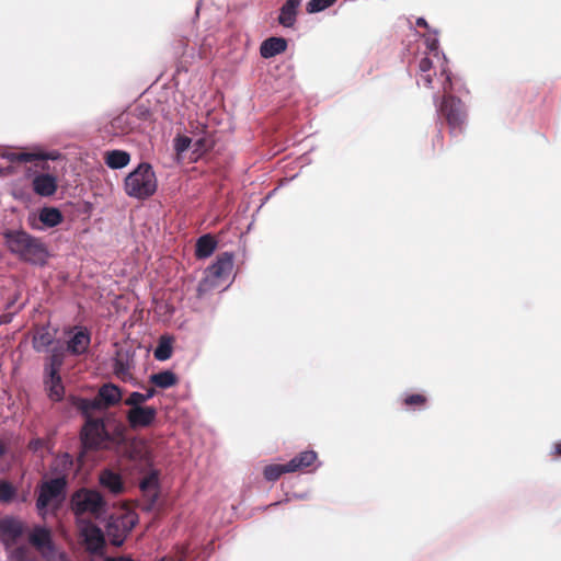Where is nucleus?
<instances>
[{
    "label": "nucleus",
    "instance_id": "obj_1",
    "mask_svg": "<svg viewBox=\"0 0 561 561\" xmlns=\"http://www.w3.org/2000/svg\"><path fill=\"white\" fill-rule=\"evenodd\" d=\"M4 247L21 262L44 267L53 256L48 245L23 228H5L2 231Z\"/></svg>",
    "mask_w": 561,
    "mask_h": 561
},
{
    "label": "nucleus",
    "instance_id": "obj_2",
    "mask_svg": "<svg viewBox=\"0 0 561 561\" xmlns=\"http://www.w3.org/2000/svg\"><path fill=\"white\" fill-rule=\"evenodd\" d=\"M433 102L437 116L436 124L440 126L437 131V139L442 136V127L446 125L450 137L459 140L467 127L468 113L466 104L458 95H439L438 93H434Z\"/></svg>",
    "mask_w": 561,
    "mask_h": 561
},
{
    "label": "nucleus",
    "instance_id": "obj_3",
    "mask_svg": "<svg viewBox=\"0 0 561 561\" xmlns=\"http://www.w3.org/2000/svg\"><path fill=\"white\" fill-rule=\"evenodd\" d=\"M124 193L136 201L145 202L158 191V178L153 165L141 160L123 180Z\"/></svg>",
    "mask_w": 561,
    "mask_h": 561
},
{
    "label": "nucleus",
    "instance_id": "obj_4",
    "mask_svg": "<svg viewBox=\"0 0 561 561\" xmlns=\"http://www.w3.org/2000/svg\"><path fill=\"white\" fill-rule=\"evenodd\" d=\"M71 506L76 517L82 514L101 515L107 512V502L95 489L83 488L77 491L71 499Z\"/></svg>",
    "mask_w": 561,
    "mask_h": 561
},
{
    "label": "nucleus",
    "instance_id": "obj_5",
    "mask_svg": "<svg viewBox=\"0 0 561 561\" xmlns=\"http://www.w3.org/2000/svg\"><path fill=\"white\" fill-rule=\"evenodd\" d=\"M135 357L136 348L133 345L118 346L111 358L112 371L122 381L144 388V385L130 374V370L136 367Z\"/></svg>",
    "mask_w": 561,
    "mask_h": 561
},
{
    "label": "nucleus",
    "instance_id": "obj_6",
    "mask_svg": "<svg viewBox=\"0 0 561 561\" xmlns=\"http://www.w3.org/2000/svg\"><path fill=\"white\" fill-rule=\"evenodd\" d=\"M62 334L67 337L66 350L75 357L85 356L92 342V332L84 324L65 325Z\"/></svg>",
    "mask_w": 561,
    "mask_h": 561
},
{
    "label": "nucleus",
    "instance_id": "obj_7",
    "mask_svg": "<svg viewBox=\"0 0 561 561\" xmlns=\"http://www.w3.org/2000/svg\"><path fill=\"white\" fill-rule=\"evenodd\" d=\"M65 220L62 211L57 206L43 205L36 213H30L27 224L32 230L47 231L60 226Z\"/></svg>",
    "mask_w": 561,
    "mask_h": 561
},
{
    "label": "nucleus",
    "instance_id": "obj_8",
    "mask_svg": "<svg viewBox=\"0 0 561 561\" xmlns=\"http://www.w3.org/2000/svg\"><path fill=\"white\" fill-rule=\"evenodd\" d=\"M80 535L91 554H101L105 548V537L102 528L89 518L76 517Z\"/></svg>",
    "mask_w": 561,
    "mask_h": 561
},
{
    "label": "nucleus",
    "instance_id": "obj_9",
    "mask_svg": "<svg viewBox=\"0 0 561 561\" xmlns=\"http://www.w3.org/2000/svg\"><path fill=\"white\" fill-rule=\"evenodd\" d=\"M30 542L39 550L46 551L44 558H53L58 556L60 561L67 559L64 551H59L54 542L50 529L47 526L37 525L30 535Z\"/></svg>",
    "mask_w": 561,
    "mask_h": 561
},
{
    "label": "nucleus",
    "instance_id": "obj_10",
    "mask_svg": "<svg viewBox=\"0 0 561 561\" xmlns=\"http://www.w3.org/2000/svg\"><path fill=\"white\" fill-rule=\"evenodd\" d=\"M62 368L43 367L44 390L49 400L61 402L66 396V387L60 375Z\"/></svg>",
    "mask_w": 561,
    "mask_h": 561
},
{
    "label": "nucleus",
    "instance_id": "obj_11",
    "mask_svg": "<svg viewBox=\"0 0 561 561\" xmlns=\"http://www.w3.org/2000/svg\"><path fill=\"white\" fill-rule=\"evenodd\" d=\"M25 176L31 180L34 193L41 197H50L58 190V178L53 173H39L28 169Z\"/></svg>",
    "mask_w": 561,
    "mask_h": 561
},
{
    "label": "nucleus",
    "instance_id": "obj_12",
    "mask_svg": "<svg viewBox=\"0 0 561 561\" xmlns=\"http://www.w3.org/2000/svg\"><path fill=\"white\" fill-rule=\"evenodd\" d=\"M438 79L442 83V89L444 91L443 95L455 93H469V90L466 87L463 79L459 76L453 73L449 68V60L447 56H444V64H440Z\"/></svg>",
    "mask_w": 561,
    "mask_h": 561
},
{
    "label": "nucleus",
    "instance_id": "obj_13",
    "mask_svg": "<svg viewBox=\"0 0 561 561\" xmlns=\"http://www.w3.org/2000/svg\"><path fill=\"white\" fill-rule=\"evenodd\" d=\"M23 533L24 524L18 516L7 515L0 518V542L7 548L10 545L9 539H18Z\"/></svg>",
    "mask_w": 561,
    "mask_h": 561
},
{
    "label": "nucleus",
    "instance_id": "obj_14",
    "mask_svg": "<svg viewBox=\"0 0 561 561\" xmlns=\"http://www.w3.org/2000/svg\"><path fill=\"white\" fill-rule=\"evenodd\" d=\"M138 523L137 517L112 520L107 524V531L113 545L121 546Z\"/></svg>",
    "mask_w": 561,
    "mask_h": 561
},
{
    "label": "nucleus",
    "instance_id": "obj_15",
    "mask_svg": "<svg viewBox=\"0 0 561 561\" xmlns=\"http://www.w3.org/2000/svg\"><path fill=\"white\" fill-rule=\"evenodd\" d=\"M302 0H285L277 15V23L284 28H294L297 23Z\"/></svg>",
    "mask_w": 561,
    "mask_h": 561
},
{
    "label": "nucleus",
    "instance_id": "obj_16",
    "mask_svg": "<svg viewBox=\"0 0 561 561\" xmlns=\"http://www.w3.org/2000/svg\"><path fill=\"white\" fill-rule=\"evenodd\" d=\"M234 253L225 251L217 255L216 260L205 270L213 278L221 279L226 277L233 268Z\"/></svg>",
    "mask_w": 561,
    "mask_h": 561
},
{
    "label": "nucleus",
    "instance_id": "obj_17",
    "mask_svg": "<svg viewBox=\"0 0 561 561\" xmlns=\"http://www.w3.org/2000/svg\"><path fill=\"white\" fill-rule=\"evenodd\" d=\"M398 401L407 412H422L428 409V397L424 392L404 391Z\"/></svg>",
    "mask_w": 561,
    "mask_h": 561
},
{
    "label": "nucleus",
    "instance_id": "obj_18",
    "mask_svg": "<svg viewBox=\"0 0 561 561\" xmlns=\"http://www.w3.org/2000/svg\"><path fill=\"white\" fill-rule=\"evenodd\" d=\"M317 462L314 469L321 467L322 462L319 461L318 453L313 449H306L295 455L287 461L288 468L291 473L302 471Z\"/></svg>",
    "mask_w": 561,
    "mask_h": 561
},
{
    "label": "nucleus",
    "instance_id": "obj_19",
    "mask_svg": "<svg viewBox=\"0 0 561 561\" xmlns=\"http://www.w3.org/2000/svg\"><path fill=\"white\" fill-rule=\"evenodd\" d=\"M288 39L283 36H270L260 45V56L263 59H271L286 51Z\"/></svg>",
    "mask_w": 561,
    "mask_h": 561
},
{
    "label": "nucleus",
    "instance_id": "obj_20",
    "mask_svg": "<svg viewBox=\"0 0 561 561\" xmlns=\"http://www.w3.org/2000/svg\"><path fill=\"white\" fill-rule=\"evenodd\" d=\"M157 416V409L150 405L133 407L128 420L131 426L147 427L151 425Z\"/></svg>",
    "mask_w": 561,
    "mask_h": 561
},
{
    "label": "nucleus",
    "instance_id": "obj_21",
    "mask_svg": "<svg viewBox=\"0 0 561 561\" xmlns=\"http://www.w3.org/2000/svg\"><path fill=\"white\" fill-rule=\"evenodd\" d=\"M66 485L67 480L64 476L51 478L43 483L38 495L48 501L64 499Z\"/></svg>",
    "mask_w": 561,
    "mask_h": 561
},
{
    "label": "nucleus",
    "instance_id": "obj_22",
    "mask_svg": "<svg viewBox=\"0 0 561 561\" xmlns=\"http://www.w3.org/2000/svg\"><path fill=\"white\" fill-rule=\"evenodd\" d=\"M104 164L111 170H122L130 163L131 154L124 149H110L104 152Z\"/></svg>",
    "mask_w": 561,
    "mask_h": 561
},
{
    "label": "nucleus",
    "instance_id": "obj_23",
    "mask_svg": "<svg viewBox=\"0 0 561 561\" xmlns=\"http://www.w3.org/2000/svg\"><path fill=\"white\" fill-rule=\"evenodd\" d=\"M218 248V240L211 233L199 236L195 244V257L206 260L210 257Z\"/></svg>",
    "mask_w": 561,
    "mask_h": 561
},
{
    "label": "nucleus",
    "instance_id": "obj_24",
    "mask_svg": "<svg viewBox=\"0 0 561 561\" xmlns=\"http://www.w3.org/2000/svg\"><path fill=\"white\" fill-rule=\"evenodd\" d=\"M47 353H49V355L44 359L45 367H64L66 354H68V352L66 350V344L61 339L57 340L51 346H49Z\"/></svg>",
    "mask_w": 561,
    "mask_h": 561
},
{
    "label": "nucleus",
    "instance_id": "obj_25",
    "mask_svg": "<svg viewBox=\"0 0 561 561\" xmlns=\"http://www.w3.org/2000/svg\"><path fill=\"white\" fill-rule=\"evenodd\" d=\"M58 339L49 332V323L42 325L39 330L33 335L32 347L36 353L48 352Z\"/></svg>",
    "mask_w": 561,
    "mask_h": 561
},
{
    "label": "nucleus",
    "instance_id": "obj_26",
    "mask_svg": "<svg viewBox=\"0 0 561 561\" xmlns=\"http://www.w3.org/2000/svg\"><path fill=\"white\" fill-rule=\"evenodd\" d=\"M99 483L113 494H118L124 489L122 476L112 469H105L101 472Z\"/></svg>",
    "mask_w": 561,
    "mask_h": 561
},
{
    "label": "nucleus",
    "instance_id": "obj_27",
    "mask_svg": "<svg viewBox=\"0 0 561 561\" xmlns=\"http://www.w3.org/2000/svg\"><path fill=\"white\" fill-rule=\"evenodd\" d=\"M149 382L159 389L167 390L178 385L179 377L171 369H162L158 373L151 374L149 376Z\"/></svg>",
    "mask_w": 561,
    "mask_h": 561
},
{
    "label": "nucleus",
    "instance_id": "obj_28",
    "mask_svg": "<svg viewBox=\"0 0 561 561\" xmlns=\"http://www.w3.org/2000/svg\"><path fill=\"white\" fill-rule=\"evenodd\" d=\"M161 473L158 468H156L152 463L149 465L148 474L140 481L139 489L144 492V494L152 493V492H161Z\"/></svg>",
    "mask_w": 561,
    "mask_h": 561
},
{
    "label": "nucleus",
    "instance_id": "obj_29",
    "mask_svg": "<svg viewBox=\"0 0 561 561\" xmlns=\"http://www.w3.org/2000/svg\"><path fill=\"white\" fill-rule=\"evenodd\" d=\"M174 337L171 334H162L158 340V344L153 350V357L158 362H165L172 357Z\"/></svg>",
    "mask_w": 561,
    "mask_h": 561
},
{
    "label": "nucleus",
    "instance_id": "obj_30",
    "mask_svg": "<svg viewBox=\"0 0 561 561\" xmlns=\"http://www.w3.org/2000/svg\"><path fill=\"white\" fill-rule=\"evenodd\" d=\"M24 496H20L19 490L11 481L0 478V504H11L24 502Z\"/></svg>",
    "mask_w": 561,
    "mask_h": 561
},
{
    "label": "nucleus",
    "instance_id": "obj_31",
    "mask_svg": "<svg viewBox=\"0 0 561 561\" xmlns=\"http://www.w3.org/2000/svg\"><path fill=\"white\" fill-rule=\"evenodd\" d=\"M122 389L113 382L104 383L99 389V397L101 401L108 407L116 405L122 400Z\"/></svg>",
    "mask_w": 561,
    "mask_h": 561
},
{
    "label": "nucleus",
    "instance_id": "obj_32",
    "mask_svg": "<svg viewBox=\"0 0 561 561\" xmlns=\"http://www.w3.org/2000/svg\"><path fill=\"white\" fill-rule=\"evenodd\" d=\"M73 404L83 417H89L93 411L102 409V402L100 400L81 396L73 398Z\"/></svg>",
    "mask_w": 561,
    "mask_h": 561
},
{
    "label": "nucleus",
    "instance_id": "obj_33",
    "mask_svg": "<svg viewBox=\"0 0 561 561\" xmlns=\"http://www.w3.org/2000/svg\"><path fill=\"white\" fill-rule=\"evenodd\" d=\"M285 473H291L287 462L266 465L263 469V477L267 482H276Z\"/></svg>",
    "mask_w": 561,
    "mask_h": 561
},
{
    "label": "nucleus",
    "instance_id": "obj_34",
    "mask_svg": "<svg viewBox=\"0 0 561 561\" xmlns=\"http://www.w3.org/2000/svg\"><path fill=\"white\" fill-rule=\"evenodd\" d=\"M438 30H433V32L428 33L425 37V46L430 54H432L435 58L442 59L440 64H444L445 53L440 50V43L438 38Z\"/></svg>",
    "mask_w": 561,
    "mask_h": 561
},
{
    "label": "nucleus",
    "instance_id": "obj_35",
    "mask_svg": "<svg viewBox=\"0 0 561 561\" xmlns=\"http://www.w3.org/2000/svg\"><path fill=\"white\" fill-rule=\"evenodd\" d=\"M104 431V421L101 417H85L82 434L85 439H90L94 435H100Z\"/></svg>",
    "mask_w": 561,
    "mask_h": 561
},
{
    "label": "nucleus",
    "instance_id": "obj_36",
    "mask_svg": "<svg viewBox=\"0 0 561 561\" xmlns=\"http://www.w3.org/2000/svg\"><path fill=\"white\" fill-rule=\"evenodd\" d=\"M173 150L178 158H183L184 153L188 151V149L193 146V138L176 134L173 138Z\"/></svg>",
    "mask_w": 561,
    "mask_h": 561
},
{
    "label": "nucleus",
    "instance_id": "obj_37",
    "mask_svg": "<svg viewBox=\"0 0 561 561\" xmlns=\"http://www.w3.org/2000/svg\"><path fill=\"white\" fill-rule=\"evenodd\" d=\"M218 286V280L213 278L211 275L204 272V277L198 282L196 287V297L202 299L207 293L211 291Z\"/></svg>",
    "mask_w": 561,
    "mask_h": 561
},
{
    "label": "nucleus",
    "instance_id": "obj_38",
    "mask_svg": "<svg viewBox=\"0 0 561 561\" xmlns=\"http://www.w3.org/2000/svg\"><path fill=\"white\" fill-rule=\"evenodd\" d=\"M157 394L154 388L148 389L146 392L134 391L130 393L127 404L131 407H141L144 402L149 401Z\"/></svg>",
    "mask_w": 561,
    "mask_h": 561
},
{
    "label": "nucleus",
    "instance_id": "obj_39",
    "mask_svg": "<svg viewBox=\"0 0 561 561\" xmlns=\"http://www.w3.org/2000/svg\"><path fill=\"white\" fill-rule=\"evenodd\" d=\"M337 0H309L306 4V11L309 14H317L333 7Z\"/></svg>",
    "mask_w": 561,
    "mask_h": 561
},
{
    "label": "nucleus",
    "instance_id": "obj_40",
    "mask_svg": "<svg viewBox=\"0 0 561 561\" xmlns=\"http://www.w3.org/2000/svg\"><path fill=\"white\" fill-rule=\"evenodd\" d=\"M192 145L194 147L193 153L197 156H203L214 148V141L207 136L197 138Z\"/></svg>",
    "mask_w": 561,
    "mask_h": 561
},
{
    "label": "nucleus",
    "instance_id": "obj_41",
    "mask_svg": "<svg viewBox=\"0 0 561 561\" xmlns=\"http://www.w3.org/2000/svg\"><path fill=\"white\" fill-rule=\"evenodd\" d=\"M144 496H145L146 503L142 506V511L145 513H152L158 506V503L160 500V493L152 492V493L144 494Z\"/></svg>",
    "mask_w": 561,
    "mask_h": 561
},
{
    "label": "nucleus",
    "instance_id": "obj_42",
    "mask_svg": "<svg viewBox=\"0 0 561 561\" xmlns=\"http://www.w3.org/2000/svg\"><path fill=\"white\" fill-rule=\"evenodd\" d=\"M94 209V204L90 201L81 199L75 204V210L79 215L90 217Z\"/></svg>",
    "mask_w": 561,
    "mask_h": 561
},
{
    "label": "nucleus",
    "instance_id": "obj_43",
    "mask_svg": "<svg viewBox=\"0 0 561 561\" xmlns=\"http://www.w3.org/2000/svg\"><path fill=\"white\" fill-rule=\"evenodd\" d=\"M49 502L50 501L46 500L45 497H42L41 495H38V497L36 500L35 506H36L37 514L43 518L46 517V515L48 514Z\"/></svg>",
    "mask_w": 561,
    "mask_h": 561
},
{
    "label": "nucleus",
    "instance_id": "obj_44",
    "mask_svg": "<svg viewBox=\"0 0 561 561\" xmlns=\"http://www.w3.org/2000/svg\"><path fill=\"white\" fill-rule=\"evenodd\" d=\"M8 558L9 561H31L27 558L25 549L22 547H19L15 550L11 551Z\"/></svg>",
    "mask_w": 561,
    "mask_h": 561
},
{
    "label": "nucleus",
    "instance_id": "obj_45",
    "mask_svg": "<svg viewBox=\"0 0 561 561\" xmlns=\"http://www.w3.org/2000/svg\"><path fill=\"white\" fill-rule=\"evenodd\" d=\"M37 160H39V154L34 153V152L23 151V152H19V154H18L19 162L30 163V162L37 161Z\"/></svg>",
    "mask_w": 561,
    "mask_h": 561
},
{
    "label": "nucleus",
    "instance_id": "obj_46",
    "mask_svg": "<svg viewBox=\"0 0 561 561\" xmlns=\"http://www.w3.org/2000/svg\"><path fill=\"white\" fill-rule=\"evenodd\" d=\"M135 113H136V116L137 118L141 119V121H147L150 118L151 116V111L149 107L145 106V105H138L136 106L135 108Z\"/></svg>",
    "mask_w": 561,
    "mask_h": 561
},
{
    "label": "nucleus",
    "instance_id": "obj_47",
    "mask_svg": "<svg viewBox=\"0 0 561 561\" xmlns=\"http://www.w3.org/2000/svg\"><path fill=\"white\" fill-rule=\"evenodd\" d=\"M433 67V60L428 56H424L419 61V69L421 72H427Z\"/></svg>",
    "mask_w": 561,
    "mask_h": 561
},
{
    "label": "nucleus",
    "instance_id": "obj_48",
    "mask_svg": "<svg viewBox=\"0 0 561 561\" xmlns=\"http://www.w3.org/2000/svg\"><path fill=\"white\" fill-rule=\"evenodd\" d=\"M416 26L426 28L428 33L433 32V27L428 24L424 16H419L415 21Z\"/></svg>",
    "mask_w": 561,
    "mask_h": 561
},
{
    "label": "nucleus",
    "instance_id": "obj_49",
    "mask_svg": "<svg viewBox=\"0 0 561 561\" xmlns=\"http://www.w3.org/2000/svg\"><path fill=\"white\" fill-rule=\"evenodd\" d=\"M15 313L16 312H4L0 314V325L10 323L13 320Z\"/></svg>",
    "mask_w": 561,
    "mask_h": 561
},
{
    "label": "nucleus",
    "instance_id": "obj_50",
    "mask_svg": "<svg viewBox=\"0 0 561 561\" xmlns=\"http://www.w3.org/2000/svg\"><path fill=\"white\" fill-rule=\"evenodd\" d=\"M60 157V153L56 150H51L49 151L46 156H41L39 154V160H51V161H56L58 160Z\"/></svg>",
    "mask_w": 561,
    "mask_h": 561
},
{
    "label": "nucleus",
    "instance_id": "obj_51",
    "mask_svg": "<svg viewBox=\"0 0 561 561\" xmlns=\"http://www.w3.org/2000/svg\"><path fill=\"white\" fill-rule=\"evenodd\" d=\"M30 445L34 451H38L43 448L44 440L42 438L37 437V438L32 439Z\"/></svg>",
    "mask_w": 561,
    "mask_h": 561
},
{
    "label": "nucleus",
    "instance_id": "obj_52",
    "mask_svg": "<svg viewBox=\"0 0 561 561\" xmlns=\"http://www.w3.org/2000/svg\"><path fill=\"white\" fill-rule=\"evenodd\" d=\"M550 455L561 458V440L552 444Z\"/></svg>",
    "mask_w": 561,
    "mask_h": 561
},
{
    "label": "nucleus",
    "instance_id": "obj_53",
    "mask_svg": "<svg viewBox=\"0 0 561 561\" xmlns=\"http://www.w3.org/2000/svg\"><path fill=\"white\" fill-rule=\"evenodd\" d=\"M18 154H19V152H9V151H7L1 157L3 159H7V160L11 161V162H19L18 161Z\"/></svg>",
    "mask_w": 561,
    "mask_h": 561
},
{
    "label": "nucleus",
    "instance_id": "obj_54",
    "mask_svg": "<svg viewBox=\"0 0 561 561\" xmlns=\"http://www.w3.org/2000/svg\"><path fill=\"white\" fill-rule=\"evenodd\" d=\"M18 301V295H13L11 298L8 299V301L4 305L5 310H10L14 307V305Z\"/></svg>",
    "mask_w": 561,
    "mask_h": 561
},
{
    "label": "nucleus",
    "instance_id": "obj_55",
    "mask_svg": "<svg viewBox=\"0 0 561 561\" xmlns=\"http://www.w3.org/2000/svg\"><path fill=\"white\" fill-rule=\"evenodd\" d=\"M62 458H64V465L65 466H71L72 465V457L70 456L69 453H65L62 455Z\"/></svg>",
    "mask_w": 561,
    "mask_h": 561
},
{
    "label": "nucleus",
    "instance_id": "obj_56",
    "mask_svg": "<svg viewBox=\"0 0 561 561\" xmlns=\"http://www.w3.org/2000/svg\"><path fill=\"white\" fill-rule=\"evenodd\" d=\"M423 81L427 88H431L433 83V78L431 75H426L425 77H423Z\"/></svg>",
    "mask_w": 561,
    "mask_h": 561
},
{
    "label": "nucleus",
    "instance_id": "obj_57",
    "mask_svg": "<svg viewBox=\"0 0 561 561\" xmlns=\"http://www.w3.org/2000/svg\"><path fill=\"white\" fill-rule=\"evenodd\" d=\"M15 199H24L25 194L23 192L14 193L13 194Z\"/></svg>",
    "mask_w": 561,
    "mask_h": 561
},
{
    "label": "nucleus",
    "instance_id": "obj_58",
    "mask_svg": "<svg viewBox=\"0 0 561 561\" xmlns=\"http://www.w3.org/2000/svg\"><path fill=\"white\" fill-rule=\"evenodd\" d=\"M9 173L10 171L8 169L0 167V176L7 175Z\"/></svg>",
    "mask_w": 561,
    "mask_h": 561
},
{
    "label": "nucleus",
    "instance_id": "obj_59",
    "mask_svg": "<svg viewBox=\"0 0 561 561\" xmlns=\"http://www.w3.org/2000/svg\"><path fill=\"white\" fill-rule=\"evenodd\" d=\"M294 497L304 500V499H306V494L305 493H294Z\"/></svg>",
    "mask_w": 561,
    "mask_h": 561
},
{
    "label": "nucleus",
    "instance_id": "obj_60",
    "mask_svg": "<svg viewBox=\"0 0 561 561\" xmlns=\"http://www.w3.org/2000/svg\"><path fill=\"white\" fill-rule=\"evenodd\" d=\"M288 501H289L288 499L284 500V502H288ZM282 503H283V501H277V502L271 504V506H277V505L282 504Z\"/></svg>",
    "mask_w": 561,
    "mask_h": 561
},
{
    "label": "nucleus",
    "instance_id": "obj_61",
    "mask_svg": "<svg viewBox=\"0 0 561 561\" xmlns=\"http://www.w3.org/2000/svg\"><path fill=\"white\" fill-rule=\"evenodd\" d=\"M156 561H170L168 557L163 556L158 558Z\"/></svg>",
    "mask_w": 561,
    "mask_h": 561
},
{
    "label": "nucleus",
    "instance_id": "obj_62",
    "mask_svg": "<svg viewBox=\"0 0 561 561\" xmlns=\"http://www.w3.org/2000/svg\"><path fill=\"white\" fill-rule=\"evenodd\" d=\"M58 332V328H55L54 329V334H56Z\"/></svg>",
    "mask_w": 561,
    "mask_h": 561
}]
</instances>
